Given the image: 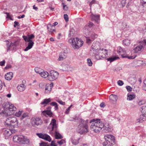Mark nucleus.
I'll return each instance as SVG.
<instances>
[{"label":"nucleus","instance_id":"obj_20","mask_svg":"<svg viewBox=\"0 0 146 146\" xmlns=\"http://www.w3.org/2000/svg\"><path fill=\"white\" fill-rule=\"evenodd\" d=\"M57 145L55 142L54 141H52L50 145L48 144L47 143L42 142L40 144V146H57Z\"/></svg>","mask_w":146,"mask_h":146},{"label":"nucleus","instance_id":"obj_63","mask_svg":"<svg viewBox=\"0 0 146 146\" xmlns=\"http://www.w3.org/2000/svg\"><path fill=\"white\" fill-rule=\"evenodd\" d=\"M100 106L102 108H104L105 106L104 103L102 102L100 105Z\"/></svg>","mask_w":146,"mask_h":146},{"label":"nucleus","instance_id":"obj_57","mask_svg":"<svg viewBox=\"0 0 146 146\" xmlns=\"http://www.w3.org/2000/svg\"><path fill=\"white\" fill-rule=\"evenodd\" d=\"M12 67L11 65L10 64H8L6 66L5 68V69H7L9 68H11Z\"/></svg>","mask_w":146,"mask_h":146},{"label":"nucleus","instance_id":"obj_4","mask_svg":"<svg viewBox=\"0 0 146 146\" xmlns=\"http://www.w3.org/2000/svg\"><path fill=\"white\" fill-rule=\"evenodd\" d=\"M68 42L71 44L74 49L79 48L82 46L84 43L83 40L77 37L70 39Z\"/></svg>","mask_w":146,"mask_h":146},{"label":"nucleus","instance_id":"obj_28","mask_svg":"<svg viewBox=\"0 0 146 146\" xmlns=\"http://www.w3.org/2000/svg\"><path fill=\"white\" fill-rule=\"evenodd\" d=\"M25 88V86L23 84H21L18 85L17 87V90L20 92L24 91Z\"/></svg>","mask_w":146,"mask_h":146},{"label":"nucleus","instance_id":"obj_43","mask_svg":"<svg viewBox=\"0 0 146 146\" xmlns=\"http://www.w3.org/2000/svg\"><path fill=\"white\" fill-rule=\"evenodd\" d=\"M94 25V24L91 22H89L86 26H88V28H90L92 27Z\"/></svg>","mask_w":146,"mask_h":146},{"label":"nucleus","instance_id":"obj_55","mask_svg":"<svg viewBox=\"0 0 146 146\" xmlns=\"http://www.w3.org/2000/svg\"><path fill=\"white\" fill-rule=\"evenodd\" d=\"M142 4L143 6H146V0H141Z\"/></svg>","mask_w":146,"mask_h":146},{"label":"nucleus","instance_id":"obj_18","mask_svg":"<svg viewBox=\"0 0 146 146\" xmlns=\"http://www.w3.org/2000/svg\"><path fill=\"white\" fill-rule=\"evenodd\" d=\"M67 56L66 53L63 52H61L59 54V56L58 60V61H62L65 59Z\"/></svg>","mask_w":146,"mask_h":146},{"label":"nucleus","instance_id":"obj_15","mask_svg":"<svg viewBox=\"0 0 146 146\" xmlns=\"http://www.w3.org/2000/svg\"><path fill=\"white\" fill-rule=\"evenodd\" d=\"M98 52L100 56H101L103 58H106L108 55L107 50L105 49L99 50Z\"/></svg>","mask_w":146,"mask_h":146},{"label":"nucleus","instance_id":"obj_46","mask_svg":"<svg viewBox=\"0 0 146 146\" xmlns=\"http://www.w3.org/2000/svg\"><path fill=\"white\" fill-rule=\"evenodd\" d=\"M57 143L60 145H61L65 143V141L64 140L62 139L60 141H58Z\"/></svg>","mask_w":146,"mask_h":146},{"label":"nucleus","instance_id":"obj_40","mask_svg":"<svg viewBox=\"0 0 146 146\" xmlns=\"http://www.w3.org/2000/svg\"><path fill=\"white\" fill-rule=\"evenodd\" d=\"M141 112L143 114H146V106H143L141 107Z\"/></svg>","mask_w":146,"mask_h":146},{"label":"nucleus","instance_id":"obj_39","mask_svg":"<svg viewBox=\"0 0 146 146\" xmlns=\"http://www.w3.org/2000/svg\"><path fill=\"white\" fill-rule=\"evenodd\" d=\"M91 36L92 40H93L97 38L98 35L95 33H92L91 34Z\"/></svg>","mask_w":146,"mask_h":146},{"label":"nucleus","instance_id":"obj_37","mask_svg":"<svg viewBox=\"0 0 146 146\" xmlns=\"http://www.w3.org/2000/svg\"><path fill=\"white\" fill-rule=\"evenodd\" d=\"M130 41L127 39H125L123 41V43L124 45L128 46L130 44Z\"/></svg>","mask_w":146,"mask_h":146},{"label":"nucleus","instance_id":"obj_45","mask_svg":"<svg viewBox=\"0 0 146 146\" xmlns=\"http://www.w3.org/2000/svg\"><path fill=\"white\" fill-rule=\"evenodd\" d=\"M64 17L66 22H68L69 21V18L68 15L67 14L64 15Z\"/></svg>","mask_w":146,"mask_h":146},{"label":"nucleus","instance_id":"obj_3","mask_svg":"<svg viewBox=\"0 0 146 146\" xmlns=\"http://www.w3.org/2000/svg\"><path fill=\"white\" fill-rule=\"evenodd\" d=\"M5 124L7 127H17L18 126V121L15 117L11 116L7 118Z\"/></svg>","mask_w":146,"mask_h":146},{"label":"nucleus","instance_id":"obj_25","mask_svg":"<svg viewBox=\"0 0 146 146\" xmlns=\"http://www.w3.org/2000/svg\"><path fill=\"white\" fill-rule=\"evenodd\" d=\"M98 44L93 43L91 49L90 50V53L93 51H94L95 50H98Z\"/></svg>","mask_w":146,"mask_h":146},{"label":"nucleus","instance_id":"obj_44","mask_svg":"<svg viewBox=\"0 0 146 146\" xmlns=\"http://www.w3.org/2000/svg\"><path fill=\"white\" fill-rule=\"evenodd\" d=\"M23 111H19L18 112H17L15 114V115L17 117H19L21 115Z\"/></svg>","mask_w":146,"mask_h":146},{"label":"nucleus","instance_id":"obj_27","mask_svg":"<svg viewBox=\"0 0 146 146\" xmlns=\"http://www.w3.org/2000/svg\"><path fill=\"white\" fill-rule=\"evenodd\" d=\"M90 30L89 28H88V26H85L84 30L83 33L86 35H89L90 33Z\"/></svg>","mask_w":146,"mask_h":146},{"label":"nucleus","instance_id":"obj_52","mask_svg":"<svg viewBox=\"0 0 146 146\" xmlns=\"http://www.w3.org/2000/svg\"><path fill=\"white\" fill-rule=\"evenodd\" d=\"M117 84L121 86L123 85V82L122 80H119L118 81Z\"/></svg>","mask_w":146,"mask_h":146},{"label":"nucleus","instance_id":"obj_1","mask_svg":"<svg viewBox=\"0 0 146 146\" xmlns=\"http://www.w3.org/2000/svg\"><path fill=\"white\" fill-rule=\"evenodd\" d=\"M48 129H49L50 134L52 136L54 135L56 139L62 138L63 137L62 135L58 132L56 121L55 119H53L52 120Z\"/></svg>","mask_w":146,"mask_h":146},{"label":"nucleus","instance_id":"obj_6","mask_svg":"<svg viewBox=\"0 0 146 146\" xmlns=\"http://www.w3.org/2000/svg\"><path fill=\"white\" fill-rule=\"evenodd\" d=\"M14 142L21 144H27L29 143V140L23 135H15L13 137Z\"/></svg>","mask_w":146,"mask_h":146},{"label":"nucleus","instance_id":"obj_31","mask_svg":"<svg viewBox=\"0 0 146 146\" xmlns=\"http://www.w3.org/2000/svg\"><path fill=\"white\" fill-rule=\"evenodd\" d=\"M39 74L42 77L44 78H48L49 76L48 72L45 71L41 72Z\"/></svg>","mask_w":146,"mask_h":146},{"label":"nucleus","instance_id":"obj_12","mask_svg":"<svg viewBox=\"0 0 146 146\" xmlns=\"http://www.w3.org/2000/svg\"><path fill=\"white\" fill-rule=\"evenodd\" d=\"M58 76V73L56 71H51L49 74L48 80L50 81H53L57 78Z\"/></svg>","mask_w":146,"mask_h":146},{"label":"nucleus","instance_id":"obj_9","mask_svg":"<svg viewBox=\"0 0 146 146\" xmlns=\"http://www.w3.org/2000/svg\"><path fill=\"white\" fill-rule=\"evenodd\" d=\"M139 43L140 45L137 46L133 49L134 52L135 53L143 50L146 48V39H144Z\"/></svg>","mask_w":146,"mask_h":146},{"label":"nucleus","instance_id":"obj_47","mask_svg":"<svg viewBox=\"0 0 146 146\" xmlns=\"http://www.w3.org/2000/svg\"><path fill=\"white\" fill-rule=\"evenodd\" d=\"M145 103V101L144 100H142L139 101L138 102V104L139 106L142 105Z\"/></svg>","mask_w":146,"mask_h":146},{"label":"nucleus","instance_id":"obj_30","mask_svg":"<svg viewBox=\"0 0 146 146\" xmlns=\"http://www.w3.org/2000/svg\"><path fill=\"white\" fill-rule=\"evenodd\" d=\"M47 28L49 32L52 33L54 31H55L54 27H53L51 24H48L47 25Z\"/></svg>","mask_w":146,"mask_h":146},{"label":"nucleus","instance_id":"obj_16","mask_svg":"<svg viewBox=\"0 0 146 146\" xmlns=\"http://www.w3.org/2000/svg\"><path fill=\"white\" fill-rule=\"evenodd\" d=\"M5 106L6 109L10 111H11V113H13V111H15L17 109L14 106L13 104H10L9 103L6 104Z\"/></svg>","mask_w":146,"mask_h":146},{"label":"nucleus","instance_id":"obj_42","mask_svg":"<svg viewBox=\"0 0 146 146\" xmlns=\"http://www.w3.org/2000/svg\"><path fill=\"white\" fill-rule=\"evenodd\" d=\"M87 60L88 65L90 66H92V62L91 59L90 58H88L87 59Z\"/></svg>","mask_w":146,"mask_h":146},{"label":"nucleus","instance_id":"obj_26","mask_svg":"<svg viewBox=\"0 0 146 146\" xmlns=\"http://www.w3.org/2000/svg\"><path fill=\"white\" fill-rule=\"evenodd\" d=\"M117 96L116 95L112 94L109 97V100L110 102L114 103L116 101Z\"/></svg>","mask_w":146,"mask_h":146},{"label":"nucleus","instance_id":"obj_14","mask_svg":"<svg viewBox=\"0 0 146 146\" xmlns=\"http://www.w3.org/2000/svg\"><path fill=\"white\" fill-rule=\"evenodd\" d=\"M36 135L40 138L43 139L49 142H50L51 140L50 136L47 134H43L42 133H37Z\"/></svg>","mask_w":146,"mask_h":146},{"label":"nucleus","instance_id":"obj_49","mask_svg":"<svg viewBox=\"0 0 146 146\" xmlns=\"http://www.w3.org/2000/svg\"><path fill=\"white\" fill-rule=\"evenodd\" d=\"M103 146H111L109 143H108L107 141L104 142L102 143Z\"/></svg>","mask_w":146,"mask_h":146},{"label":"nucleus","instance_id":"obj_24","mask_svg":"<svg viewBox=\"0 0 146 146\" xmlns=\"http://www.w3.org/2000/svg\"><path fill=\"white\" fill-rule=\"evenodd\" d=\"M27 42H28L29 43H28L27 46L24 50L25 51H27L31 49L32 47L34 44V42L32 41H30Z\"/></svg>","mask_w":146,"mask_h":146},{"label":"nucleus","instance_id":"obj_51","mask_svg":"<svg viewBox=\"0 0 146 146\" xmlns=\"http://www.w3.org/2000/svg\"><path fill=\"white\" fill-rule=\"evenodd\" d=\"M126 88L128 92H131L132 91V88L130 86H127Z\"/></svg>","mask_w":146,"mask_h":146},{"label":"nucleus","instance_id":"obj_13","mask_svg":"<svg viewBox=\"0 0 146 146\" xmlns=\"http://www.w3.org/2000/svg\"><path fill=\"white\" fill-rule=\"evenodd\" d=\"M19 41L18 40H17L14 41L13 42H11L10 43L9 47L7 49V50L9 49L11 50H15L16 49L17 46L19 44Z\"/></svg>","mask_w":146,"mask_h":146},{"label":"nucleus","instance_id":"obj_17","mask_svg":"<svg viewBox=\"0 0 146 146\" xmlns=\"http://www.w3.org/2000/svg\"><path fill=\"white\" fill-rule=\"evenodd\" d=\"M53 86V84L52 83L49 85H46L45 86V93L46 94L49 93L52 89Z\"/></svg>","mask_w":146,"mask_h":146},{"label":"nucleus","instance_id":"obj_48","mask_svg":"<svg viewBox=\"0 0 146 146\" xmlns=\"http://www.w3.org/2000/svg\"><path fill=\"white\" fill-rule=\"evenodd\" d=\"M64 68V69H63V70L65 71H68L69 70V66L68 65H65Z\"/></svg>","mask_w":146,"mask_h":146},{"label":"nucleus","instance_id":"obj_41","mask_svg":"<svg viewBox=\"0 0 146 146\" xmlns=\"http://www.w3.org/2000/svg\"><path fill=\"white\" fill-rule=\"evenodd\" d=\"M95 58L97 60H100L103 58H102L101 56H100L99 53L96 54H95Z\"/></svg>","mask_w":146,"mask_h":146},{"label":"nucleus","instance_id":"obj_58","mask_svg":"<svg viewBox=\"0 0 146 146\" xmlns=\"http://www.w3.org/2000/svg\"><path fill=\"white\" fill-rule=\"evenodd\" d=\"M58 102L60 104L62 105H65V102H62L61 100H59L58 101Z\"/></svg>","mask_w":146,"mask_h":146},{"label":"nucleus","instance_id":"obj_29","mask_svg":"<svg viewBox=\"0 0 146 146\" xmlns=\"http://www.w3.org/2000/svg\"><path fill=\"white\" fill-rule=\"evenodd\" d=\"M80 138H78L77 139H76L73 138L71 139V141L72 143L74 145H77L79 143V141Z\"/></svg>","mask_w":146,"mask_h":146},{"label":"nucleus","instance_id":"obj_19","mask_svg":"<svg viewBox=\"0 0 146 146\" xmlns=\"http://www.w3.org/2000/svg\"><path fill=\"white\" fill-rule=\"evenodd\" d=\"M23 37L24 40L26 41H32L31 40V39L34 38L35 37V36L33 34H31L30 35H29L28 37L25 36H23Z\"/></svg>","mask_w":146,"mask_h":146},{"label":"nucleus","instance_id":"obj_62","mask_svg":"<svg viewBox=\"0 0 146 146\" xmlns=\"http://www.w3.org/2000/svg\"><path fill=\"white\" fill-rule=\"evenodd\" d=\"M57 104V103L56 102H53L51 103L50 104L51 106H56V104Z\"/></svg>","mask_w":146,"mask_h":146},{"label":"nucleus","instance_id":"obj_22","mask_svg":"<svg viewBox=\"0 0 146 146\" xmlns=\"http://www.w3.org/2000/svg\"><path fill=\"white\" fill-rule=\"evenodd\" d=\"M13 76V74L12 72H10L7 73L5 75V79L8 80H11Z\"/></svg>","mask_w":146,"mask_h":146},{"label":"nucleus","instance_id":"obj_56","mask_svg":"<svg viewBox=\"0 0 146 146\" xmlns=\"http://www.w3.org/2000/svg\"><path fill=\"white\" fill-rule=\"evenodd\" d=\"M96 2V1L95 0H92V1L90 3L89 5L90 6V8L91 7L92 5L94 4Z\"/></svg>","mask_w":146,"mask_h":146},{"label":"nucleus","instance_id":"obj_53","mask_svg":"<svg viewBox=\"0 0 146 146\" xmlns=\"http://www.w3.org/2000/svg\"><path fill=\"white\" fill-rule=\"evenodd\" d=\"M40 69V68H38V67H36L35 69V70L36 73L40 74V73L41 72L39 70Z\"/></svg>","mask_w":146,"mask_h":146},{"label":"nucleus","instance_id":"obj_5","mask_svg":"<svg viewBox=\"0 0 146 146\" xmlns=\"http://www.w3.org/2000/svg\"><path fill=\"white\" fill-rule=\"evenodd\" d=\"M81 120L80 124L78 127L77 131L80 134H83L88 132V126L86 123L84 124L83 123L84 121L81 119Z\"/></svg>","mask_w":146,"mask_h":146},{"label":"nucleus","instance_id":"obj_59","mask_svg":"<svg viewBox=\"0 0 146 146\" xmlns=\"http://www.w3.org/2000/svg\"><path fill=\"white\" fill-rule=\"evenodd\" d=\"M5 60L0 62V65L1 66H4L5 63Z\"/></svg>","mask_w":146,"mask_h":146},{"label":"nucleus","instance_id":"obj_34","mask_svg":"<svg viewBox=\"0 0 146 146\" xmlns=\"http://www.w3.org/2000/svg\"><path fill=\"white\" fill-rule=\"evenodd\" d=\"M144 115V114H143L140 115V117L139 119V123H142L143 121L146 120V118Z\"/></svg>","mask_w":146,"mask_h":146},{"label":"nucleus","instance_id":"obj_8","mask_svg":"<svg viewBox=\"0 0 146 146\" xmlns=\"http://www.w3.org/2000/svg\"><path fill=\"white\" fill-rule=\"evenodd\" d=\"M117 52L119 55L121 56L122 58H128L129 59H134L135 57V56H129L126 54V51L124 49H123L120 46L117 47Z\"/></svg>","mask_w":146,"mask_h":146},{"label":"nucleus","instance_id":"obj_2","mask_svg":"<svg viewBox=\"0 0 146 146\" xmlns=\"http://www.w3.org/2000/svg\"><path fill=\"white\" fill-rule=\"evenodd\" d=\"M93 122L90 126L91 129L96 133L100 131L104 127V123L100 119H91L90 123Z\"/></svg>","mask_w":146,"mask_h":146},{"label":"nucleus","instance_id":"obj_33","mask_svg":"<svg viewBox=\"0 0 146 146\" xmlns=\"http://www.w3.org/2000/svg\"><path fill=\"white\" fill-rule=\"evenodd\" d=\"M51 101V99L50 98L45 99L43 100V101L41 103V104H44L45 105H44V106H45L46 105L50 102Z\"/></svg>","mask_w":146,"mask_h":146},{"label":"nucleus","instance_id":"obj_64","mask_svg":"<svg viewBox=\"0 0 146 146\" xmlns=\"http://www.w3.org/2000/svg\"><path fill=\"white\" fill-rule=\"evenodd\" d=\"M92 40V39L91 40L90 39L88 38L86 39V42L87 43H91Z\"/></svg>","mask_w":146,"mask_h":146},{"label":"nucleus","instance_id":"obj_38","mask_svg":"<svg viewBox=\"0 0 146 146\" xmlns=\"http://www.w3.org/2000/svg\"><path fill=\"white\" fill-rule=\"evenodd\" d=\"M29 117V113L27 112H25L22 115L20 118V119L21 120L24 119L25 118Z\"/></svg>","mask_w":146,"mask_h":146},{"label":"nucleus","instance_id":"obj_11","mask_svg":"<svg viewBox=\"0 0 146 146\" xmlns=\"http://www.w3.org/2000/svg\"><path fill=\"white\" fill-rule=\"evenodd\" d=\"M43 121L40 117L32 118L31 119V124L33 127L41 125Z\"/></svg>","mask_w":146,"mask_h":146},{"label":"nucleus","instance_id":"obj_36","mask_svg":"<svg viewBox=\"0 0 146 146\" xmlns=\"http://www.w3.org/2000/svg\"><path fill=\"white\" fill-rule=\"evenodd\" d=\"M103 131L104 132L107 133L111 131V129L110 126H108V127H105Z\"/></svg>","mask_w":146,"mask_h":146},{"label":"nucleus","instance_id":"obj_61","mask_svg":"<svg viewBox=\"0 0 146 146\" xmlns=\"http://www.w3.org/2000/svg\"><path fill=\"white\" fill-rule=\"evenodd\" d=\"M72 105H71L67 109H66V113L67 114H68V113L69 112V110L70 109L71 107L72 106Z\"/></svg>","mask_w":146,"mask_h":146},{"label":"nucleus","instance_id":"obj_7","mask_svg":"<svg viewBox=\"0 0 146 146\" xmlns=\"http://www.w3.org/2000/svg\"><path fill=\"white\" fill-rule=\"evenodd\" d=\"M51 107L48 106L46 108V110L42 111L41 115H44L47 118L46 119H44V122L46 123H48L49 121V120L46 115H48L50 117H53L54 114L51 111Z\"/></svg>","mask_w":146,"mask_h":146},{"label":"nucleus","instance_id":"obj_23","mask_svg":"<svg viewBox=\"0 0 146 146\" xmlns=\"http://www.w3.org/2000/svg\"><path fill=\"white\" fill-rule=\"evenodd\" d=\"M13 130H11L10 129H7L4 131L3 134L5 136H9L13 133Z\"/></svg>","mask_w":146,"mask_h":146},{"label":"nucleus","instance_id":"obj_21","mask_svg":"<svg viewBox=\"0 0 146 146\" xmlns=\"http://www.w3.org/2000/svg\"><path fill=\"white\" fill-rule=\"evenodd\" d=\"M90 17L92 21H94L97 22H98L100 19L99 15H94L92 14L90 15Z\"/></svg>","mask_w":146,"mask_h":146},{"label":"nucleus","instance_id":"obj_60","mask_svg":"<svg viewBox=\"0 0 146 146\" xmlns=\"http://www.w3.org/2000/svg\"><path fill=\"white\" fill-rule=\"evenodd\" d=\"M14 27H16V26L18 25L19 23L18 22L15 21L14 22Z\"/></svg>","mask_w":146,"mask_h":146},{"label":"nucleus","instance_id":"obj_50","mask_svg":"<svg viewBox=\"0 0 146 146\" xmlns=\"http://www.w3.org/2000/svg\"><path fill=\"white\" fill-rule=\"evenodd\" d=\"M74 30L73 29H70L69 31V33L68 35V36L69 37H70L71 36H72L73 35L74 33Z\"/></svg>","mask_w":146,"mask_h":146},{"label":"nucleus","instance_id":"obj_54","mask_svg":"<svg viewBox=\"0 0 146 146\" xmlns=\"http://www.w3.org/2000/svg\"><path fill=\"white\" fill-rule=\"evenodd\" d=\"M62 4L63 5V9L65 11H66L68 9V7H67V6L64 4L63 3H62Z\"/></svg>","mask_w":146,"mask_h":146},{"label":"nucleus","instance_id":"obj_10","mask_svg":"<svg viewBox=\"0 0 146 146\" xmlns=\"http://www.w3.org/2000/svg\"><path fill=\"white\" fill-rule=\"evenodd\" d=\"M105 141H107L108 143L113 145L115 144V137L112 135L106 134L104 136Z\"/></svg>","mask_w":146,"mask_h":146},{"label":"nucleus","instance_id":"obj_32","mask_svg":"<svg viewBox=\"0 0 146 146\" xmlns=\"http://www.w3.org/2000/svg\"><path fill=\"white\" fill-rule=\"evenodd\" d=\"M136 96L134 94H129L127 95V100H131L134 99Z\"/></svg>","mask_w":146,"mask_h":146},{"label":"nucleus","instance_id":"obj_35","mask_svg":"<svg viewBox=\"0 0 146 146\" xmlns=\"http://www.w3.org/2000/svg\"><path fill=\"white\" fill-rule=\"evenodd\" d=\"M119 58L117 56H115L113 57H111L107 59L108 61H109L110 62H111Z\"/></svg>","mask_w":146,"mask_h":146}]
</instances>
